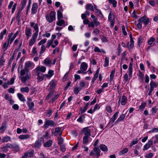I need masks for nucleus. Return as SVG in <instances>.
Listing matches in <instances>:
<instances>
[{
  "instance_id": "41",
  "label": "nucleus",
  "mask_w": 158,
  "mask_h": 158,
  "mask_svg": "<svg viewBox=\"0 0 158 158\" xmlns=\"http://www.w3.org/2000/svg\"><path fill=\"white\" fill-rule=\"evenodd\" d=\"M27 105L29 107V110H33V108L34 105V103L31 102L30 103V102H27Z\"/></svg>"
},
{
  "instance_id": "31",
  "label": "nucleus",
  "mask_w": 158,
  "mask_h": 158,
  "mask_svg": "<svg viewBox=\"0 0 158 158\" xmlns=\"http://www.w3.org/2000/svg\"><path fill=\"white\" fill-rule=\"evenodd\" d=\"M12 150L15 152H17L19 150V145L17 144H13V146L12 149Z\"/></svg>"
},
{
  "instance_id": "42",
  "label": "nucleus",
  "mask_w": 158,
  "mask_h": 158,
  "mask_svg": "<svg viewBox=\"0 0 158 158\" xmlns=\"http://www.w3.org/2000/svg\"><path fill=\"white\" fill-rule=\"evenodd\" d=\"M10 138L8 136L4 137L2 140V142H7L8 141H10Z\"/></svg>"
},
{
  "instance_id": "2",
  "label": "nucleus",
  "mask_w": 158,
  "mask_h": 158,
  "mask_svg": "<svg viewBox=\"0 0 158 158\" xmlns=\"http://www.w3.org/2000/svg\"><path fill=\"white\" fill-rule=\"evenodd\" d=\"M45 17L47 21L52 23L56 19V12L52 11L49 14L46 15Z\"/></svg>"
},
{
  "instance_id": "32",
  "label": "nucleus",
  "mask_w": 158,
  "mask_h": 158,
  "mask_svg": "<svg viewBox=\"0 0 158 158\" xmlns=\"http://www.w3.org/2000/svg\"><path fill=\"white\" fill-rule=\"evenodd\" d=\"M20 91L22 93H28L29 91V89L28 87H22L20 89Z\"/></svg>"
},
{
  "instance_id": "46",
  "label": "nucleus",
  "mask_w": 158,
  "mask_h": 158,
  "mask_svg": "<svg viewBox=\"0 0 158 158\" xmlns=\"http://www.w3.org/2000/svg\"><path fill=\"white\" fill-rule=\"evenodd\" d=\"M6 30L5 29L1 32L0 34V40H2L3 39V35L6 34Z\"/></svg>"
},
{
  "instance_id": "19",
  "label": "nucleus",
  "mask_w": 158,
  "mask_h": 158,
  "mask_svg": "<svg viewBox=\"0 0 158 158\" xmlns=\"http://www.w3.org/2000/svg\"><path fill=\"white\" fill-rule=\"evenodd\" d=\"M38 35H35L33 34L30 40L29 44L30 46L33 45L35 42L36 38Z\"/></svg>"
},
{
  "instance_id": "38",
  "label": "nucleus",
  "mask_w": 158,
  "mask_h": 158,
  "mask_svg": "<svg viewBox=\"0 0 158 158\" xmlns=\"http://www.w3.org/2000/svg\"><path fill=\"white\" fill-rule=\"evenodd\" d=\"M41 146V143L40 141H37L35 144L34 148L37 150L39 149Z\"/></svg>"
},
{
  "instance_id": "10",
  "label": "nucleus",
  "mask_w": 158,
  "mask_h": 158,
  "mask_svg": "<svg viewBox=\"0 0 158 158\" xmlns=\"http://www.w3.org/2000/svg\"><path fill=\"white\" fill-rule=\"evenodd\" d=\"M90 130L88 127H85L83 128L81 131V133L84 134L85 136H90L91 135Z\"/></svg>"
},
{
  "instance_id": "3",
  "label": "nucleus",
  "mask_w": 158,
  "mask_h": 158,
  "mask_svg": "<svg viewBox=\"0 0 158 158\" xmlns=\"http://www.w3.org/2000/svg\"><path fill=\"white\" fill-rule=\"evenodd\" d=\"M35 66V65L33 62L31 61H27L25 63L24 69L27 73L28 70L33 69Z\"/></svg>"
},
{
  "instance_id": "26",
  "label": "nucleus",
  "mask_w": 158,
  "mask_h": 158,
  "mask_svg": "<svg viewBox=\"0 0 158 158\" xmlns=\"http://www.w3.org/2000/svg\"><path fill=\"white\" fill-rule=\"evenodd\" d=\"M9 44H10V42L7 40L3 44L2 48L4 51L7 49L8 47L9 46Z\"/></svg>"
},
{
  "instance_id": "49",
  "label": "nucleus",
  "mask_w": 158,
  "mask_h": 158,
  "mask_svg": "<svg viewBox=\"0 0 158 158\" xmlns=\"http://www.w3.org/2000/svg\"><path fill=\"white\" fill-rule=\"evenodd\" d=\"M155 39L153 37H150L148 41V44L149 45H151L155 41Z\"/></svg>"
},
{
  "instance_id": "20",
  "label": "nucleus",
  "mask_w": 158,
  "mask_h": 158,
  "mask_svg": "<svg viewBox=\"0 0 158 158\" xmlns=\"http://www.w3.org/2000/svg\"><path fill=\"white\" fill-rule=\"evenodd\" d=\"M30 74L27 72L25 76H23L20 77V78L21 80V81L23 83L25 82L27 80L30 78Z\"/></svg>"
},
{
  "instance_id": "4",
  "label": "nucleus",
  "mask_w": 158,
  "mask_h": 158,
  "mask_svg": "<svg viewBox=\"0 0 158 158\" xmlns=\"http://www.w3.org/2000/svg\"><path fill=\"white\" fill-rule=\"evenodd\" d=\"M18 34V31H17L15 33L13 34V33L11 32L8 35V38L7 39L8 41L10 42V44H11Z\"/></svg>"
},
{
  "instance_id": "13",
  "label": "nucleus",
  "mask_w": 158,
  "mask_h": 158,
  "mask_svg": "<svg viewBox=\"0 0 158 158\" xmlns=\"http://www.w3.org/2000/svg\"><path fill=\"white\" fill-rule=\"evenodd\" d=\"M17 6L16 3L14 4V2L13 1H10L8 5V8L10 9H11L12 7L11 10L12 13H14L16 8Z\"/></svg>"
},
{
  "instance_id": "25",
  "label": "nucleus",
  "mask_w": 158,
  "mask_h": 158,
  "mask_svg": "<svg viewBox=\"0 0 158 158\" xmlns=\"http://www.w3.org/2000/svg\"><path fill=\"white\" fill-rule=\"evenodd\" d=\"M17 96L20 101L22 102H25L26 100L24 96L20 93H18L17 94Z\"/></svg>"
},
{
  "instance_id": "50",
  "label": "nucleus",
  "mask_w": 158,
  "mask_h": 158,
  "mask_svg": "<svg viewBox=\"0 0 158 158\" xmlns=\"http://www.w3.org/2000/svg\"><path fill=\"white\" fill-rule=\"evenodd\" d=\"M50 88L52 89L54 88L55 86V82L54 81L52 80L49 83Z\"/></svg>"
},
{
  "instance_id": "22",
  "label": "nucleus",
  "mask_w": 158,
  "mask_h": 158,
  "mask_svg": "<svg viewBox=\"0 0 158 158\" xmlns=\"http://www.w3.org/2000/svg\"><path fill=\"white\" fill-rule=\"evenodd\" d=\"M87 67L88 65L85 62H82L81 64L80 69L84 72L86 70Z\"/></svg>"
},
{
  "instance_id": "56",
  "label": "nucleus",
  "mask_w": 158,
  "mask_h": 158,
  "mask_svg": "<svg viewBox=\"0 0 158 158\" xmlns=\"http://www.w3.org/2000/svg\"><path fill=\"white\" fill-rule=\"evenodd\" d=\"M53 40L51 39L48 40L47 43V47L48 48L49 46H51V45H52V44L53 43Z\"/></svg>"
},
{
  "instance_id": "63",
  "label": "nucleus",
  "mask_w": 158,
  "mask_h": 158,
  "mask_svg": "<svg viewBox=\"0 0 158 158\" xmlns=\"http://www.w3.org/2000/svg\"><path fill=\"white\" fill-rule=\"evenodd\" d=\"M6 126H2L0 128V132L1 133H3L6 130Z\"/></svg>"
},
{
  "instance_id": "60",
  "label": "nucleus",
  "mask_w": 158,
  "mask_h": 158,
  "mask_svg": "<svg viewBox=\"0 0 158 158\" xmlns=\"http://www.w3.org/2000/svg\"><path fill=\"white\" fill-rule=\"evenodd\" d=\"M50 35L51 34L48 31H45V33L43 34L42 36L44 37L48 38L50 36Z\"/></svg>"
},
{
  "instance_id": "62",
  "label": "nucleus",
  "mask_w": 158,
  "mask_h": 158,
  "mask_svg": "<svg viewBox=\"0 0 158 158\" xmlns=\"http://www.w3.org/2000/svg\"><path fill=\"white\" fill-rule=\"evenodd\" d=\"M99 31L97 29H95L93 31V33L94 35L98 36L99 34Z\"/></svg>"
},
{
  "instance_id": "30",
  "label": "nucleus",
  "mask_w": 158,
  "mask_h": 158,
  "mask_svg": "<svg viewBox=\"0 0 158 158\" xmlns=\"http://www.w3.org/2000/svg\"><path fill=\"white\" fill-rule=\"evenodd\" d=\"M52 144V141L51 140H49L44 143V147H50Z\"/></svg>"
},
{
  "instance_id": "11",
  "label": "nucleus",
  "mask_w": 158,
  "mask_h": 158,
  "mask_svg": "<svg viewBox=\"0 0 158 158\" xmlns=\"http://www.w3.org/2000/svg\"><path fill=\"white\" fill-rule=\"evenodd\" d=\"M63 11V8L61 6L60 7L59 9L57 11V19H62L63 16L62 12Z\"/></svg>"
},
{
  "instance_id": "37",
  "label": "nucleus",
  "mask_w": 158,
  "mask_h": 158,
  "mask_svg": "<svg viewBox=\"0 0 158 158\" xmlns=\"http://www.w3.org/2000/svg\"><path fill=\"white\" fill-rule=\"evenodd\" d=\"M146 103L144 102H142L141 105L139 107V110L140 111H143L146 106Z\"/></svg>"
},
{
  "instance_id": "61",
  "label": "nucleus",
  "mask_w": 158,
  "mask_h": 158,
  "mask_svg": "<svg viewBox=\"0 0 158 158\" xmlns=\"http://www.w3.org/2000/svg\"><path fill=\"white\" fill-rule=\"evenodd\" d=\"M47 41V39H44L41 40L38 44V45L39 46L41 45H43V44H44Z\"/></svg>"
},
{
  "instance_id": "28",
  "label": "nucleus",
  "mask_w": 158,
  "mask_h": 158,
  "mask_svg": "<svg viewBox=\"0 0 158 158\" xmlns=\"http://www.w3.org/2000/svg\"><path fill=\"white\" fill-rule=\"evenodd\" d=\"M150 141H152V143L153 141L154 143L156 144L158 143V135H156L155 136L152 137Z\"/></svg>"
},
{
  "instance_id": "52",
  "label": "nucleus",
  "mask_w": 158,
  "mask_h": 158,
  "mask_svg": "<svg viewBox=\"0 0 158 158\" xmlns=\"http://www.w3.org/2000/svg\"><path fill=\"white\" fill-rule=\"evenodd\" d=\"M138 140H139L137 138L131 141V142L130 143V146H132L133 145L137 144L138 142Z\"/></svg>"
},
{
  "instance_id": "5",
  "label": "nucleus",
  "mask_w": 158,
  "mask_h": 158,
  "mask_svg": "<svg viewBox=\"0 0 158 158\" xmlns=\"http://www.w3.org/2000/svg\"><path fill=\"white\" fill-rule=\"evenodd\" d=\"M55 125V123L52 120L46 119L44 122V127L47 129L49 126L53 127Z\"/></svg>"
},
{
  "instance_id": "39",
  "label": "nucleus",
  "mask_w": 158,
  "mask_h": 158,
  "mask_svg": "<svg viewBox=\"0 0 158 158\" xmlns=\"http://www.w3.org/2000/svg\"><path fill=\"white\" fill-rule=\"evenodd\" d=\"M109 60L108 57H106L105 58L104 66L105 67H107L109 64Z\"/></svg>"
},
{
  "instance_id": "17",
  "label": "nucleus",
  "mask_w": 158,
  "mask_h": 158,
  "mask_svg": "<svg viewBox=\"0 0 158 158\" xmlns=\"http://www.w3.org/2000/svg\"><path fill=\"white\" fill-rule=\"evenodd\" d=\"M46 68L44 66H38L36 69V72L37 73H40V72L44 73L46 70Z\"/></svg>"
},
{
  "instance_id": "23",
  "label": "nucleus",
  "mask_w": 158,
  "mask_h": 158,
  "mask_svg": "<svg viewBox=\"0 0 158 158\" xmlns=\"http://www.w3.org/2000/svg\"><path fill=\"white\" fill-rule=\"evenodd\" d=\"M99 24V22L97 21L95 19H94L93 22H91L89 24V26L93 27L95 26H98Z\"/></svg>"
},
{
  "instance_id": "21",
  "label": "nucleus",
  "mask_w": 158,
  "mask_h": 158,
  "mask_svg": "<svg viewBox=\"0 0 158 158\" xmlns=\"http://www.w3.org/2000/svg\"><path fill=\"white\" fill-rule=\"evenodd\" d=\"M153 143L152 141L149 140V142L143 146V151H146L149 149L152 145Z\"/></svg>"
},
{
  "instance_id": "40",
  "label": "nucleus",
  "mask_w": 158,
  "mask_h": 158,
  "mask_svg": "<svg viewBox=\"0 0 158 158\" xmlns=\"http://www.w3.org/2000/svg\"><path fill=\"white\" fill-rule=\"evenodd\" d=\"M29 137L30 136L28 135H20L19 137V138L20 139H27L29 138Z\"/></svg>"
},
{
  "instance_id": "9",
  "label": "nucleus",
  "mask_w": 158,
  "mask_h": 158,
  "mask_svg": "<svg viewBox=\"0 0 158 158\" xmlns=\"http://www.w3.org/2000/svg\"><path fill=\"white\" fill-rule=\"evenodd\" d=\"M119 112H116L113 116L109 120V124L110 125L111 124V126H113V123L114 122L115 120L117 119L119 114Z\"/></svg>"
},
{
  "instance_id": "24",
  "label": "nucleus",
  "mask_w": 158,
  "mask_h": 158,
  "mask_svg": "<svg viewBox=\"0 0 158 158\" xmlns=\"http://www.w3.org/2000/svg\"><path fill=\"white\" fill-rule=\"evenodd\" d=\"M37 79L38 82L42 81L44 79V74L41 73H37Z\"/></svg>"
},
{
  "instance_id": "18",
  "label": "nucleus",
  "mask_w": 158,
  "mask_h": 158,
  "mask_svg": "<svg viewBox=\"0 0 158 158\" xmlns=\"http://www.w3.org/2000/svg\"><path fill=\"white\" fill-rule=\"evenodd\" d=\"M89 83L88 82L84 81H81L80 82V87H79L81 88V89L82 88L84 89L87 88L89 86Z\"/></svg>"
},
{
  "instance_id": "58",
  "label": "nucleus",
  "mask_w": 158,
  "mask_h": 158,
  "mask_svg": "<svg viewBox=\"0 0 158 158\" xmlns=\"http://www.w3.org/2000/svg\"><path fill=\"white\" fill-rule=\"evenodd\" d=\"M100 71V68H98L97 69V70L96 71V73L94 74V78L97 79L98 77V74L99 73Z\"/></svg>"
},
{
  "instance_id": "43",
  "label": "nucleus",
  "mask_w": 158,
  "mask_h": 158,
  "mask_svg": "<svg viewBox=\"0 0 158 158\" xmlns=\"http://www.w3.org/2000/svg\"><path fill=\"white\" fill-rule=\"evenodd\" d=\"M86 8L87 10H89L92 11H94L93 6L92 5L90 4H87L86 6Z\"/></svg>"
},
{
  "instance_id": "45",
  "label": "nucleus",
  "mask_w": 158,
  "mask_h": 158,
  "mask_svg": "<svg viewBox=\"0 0 158 158\" xmlns=\"http://www.w3.org/2000/svg\"><path fill=\"white\" fill-rule=\"evenodd\" d=\"M109 2L112 4L114 7H116L117 6V2L115 0H108Z\"/></svg>"
},
{
  "instance_id": "53",
  "label": "nucleus",
  "mask_w": 158,
  "mask_h": 158,
  "mask_svg": "<svg viewBox=\"0 0 158 158\" xmlns=\"http://www.w3.org/2000/svg\"><path fill=\"white\" fill-rule=\"evenodd\" d=\"M27 0H23L21 3L22 9H23L25 7L27 3Z\"/></svg>"
},
{
  "instance_id": "8",
  "label": "nucleus",
  "mask_w": 158,
  "mask_h": 158,
  "mask_svg": "<svg viewBox=\"0 0 158 158\" xmlns=\"http://www.w3.org/2000/svg\"><path fill=\"white\" fill-rule=\"evenodd\" d=\"M100 151L98 148H94L92 151L90 153V155L91 156H93L96 155L98 157L100 155Z\"/></svg>"
},
{
  "instance_id": "47",
  "label": "nucleus",
  "mask_w": 158,
  "mask_h": 158,
  "mask_svg": "<svg viewBox=\"0 0 158 158\" xmlns=\"http://www.w3.org/2000/svg\"><path fill=\"white\" fill-rule=\"evenodd\" d=\"M115 73V71L114 70H113L110 73V79L111 81L113 80V79Z\"/></svg>"
},
{
  "instance_id": "55",
  "label": "nucleus",
  "mask_w": 158,
  "mask_h": 158,
  "mask_svg": "<svg viewBox=\"0 0 158 158\" xmlns=\"http://www.w3.org/2000/svg\"><path fill=\"white\" fill-rule=\"evenodd\" d=\"M60 131V128L58 127L56 128L55 131L54 132V134L55 136H57L59 133Z\"/></svg>"
},
{
  "instance_id": "51",
  "label": "nucleus",
  "mask_w": 158,
  "mask_h": 158,
  "mask_svg": "<svg viewBox=\"0 0 158 158\" xmlns=\"http://www.w3.org/2000/svg\"><path fill=\"white\" fill-rule=\"evenodd\" d=\"M150 87L152 88L153 89L154 88L156 87L157 86V84L155 82L151 81L150 84Z\"/></svg>"
},
{
  "instance_id": "6",
  "label": "nucleus",
  "mask_w": 158,
  "mask_h": 158,
  "mask_svg": "<svg viewBox=\"0 0 158 158\" xmlns=\"http://www.w3.org/2000/svg\"><path fill=\"white\" fill-rule=\"evenodd\" d=\"M30 26L34 29L35 32L33 35H38L39 31V27L38 24L34 22H31L30 23Z\"/></svg>"
},
{
  "instance_id": "1",
  "label": "nucleus",
  "mask_w": 158,
  "mask_h": 158,
  "mask_svg": "<svg viewBox=\"0 0 158 158\" xmlns=\"http://www.w3.org/2000/svg\"><path fill=\"white\" fill-rule=\"evenodd\" d=\"M53 93L54 91L53 90L50 91L46 97V98L47 99H49L51 97H52L50 100V102L52 103L57 100L59 96V94H58L53 95Z\"/></svg>"
},
{
  "instance_id": "34",
  "label": "nucleus",
  "mask_w": 158,
  "mask_h": 158,
  "mask_svg": "<svg viewBox=\"0 0 158 158\" xmlns=\"http://www.w3.org/2000/svg\"><path fill=\"white\" fill-rule=\"evenodd\" d=\"M128 151V149L127 148H124L123 150L120 151L118 153L119 155H124L127 153Z\"/></svg>"
},
{
  "instance_id": "27",
  "label": "nucleus",
  "mask_w": 158,
  "mask_h": 158,
  "mask_svg": "<svg viewBox=\"0 0 158 158\" xmlns=\"http://www.w3.org/2000/svg\"><path fill=\"white\" fill-rule=\"evenodd\" d=\"M99 148L102 151L106 152L108 151L107 147L103 144H101L99 146Z\"/></svg>"
},
{
  "instance_id": "15",
  "label": "nucleus",
  "mask_w": 158,
  "mask_h": 158,
  "mask_svg": "<svg viewBox=\"0 0 158 158\" xmlns=\"http://www.w3.org/2000/svg\"><path fill=\"white\" fill-rule=\"evenodd\" d=\"M25 34L27 39H28L31 35V29L29 27H26L25 30Z\"/></svg>"
},
{
  "instance_id": "16",
  "label": "nucleus",
  "mask_w": 158,
  "mask_h": 158,
  "mask_svg": "<svg viewBox=\"0 0 158 158\" xmlns=\"http://www.w3.org/2000/svg\"><path fill=\"white\" fill-rule=\"evenodd\" d=\"M57 25L64 27L67 24H65V21L62 19H57V21L56 23Z\"/></svg>"
},
{
  "instance_id": "35",
  "label": "nucleus",
  "mask_w": 158,
  "mask_h": 158,
  "mask_svg": "<svg viewBox=\"0 0 158 158\" xmlns=\"http://www.w3.org/2000/svg\"><path fill=\"white\" fill-rule=\"evenodd\" d=\"M89 105V102L87 103L85 106H84V108H81V109L80 111L81 112V113H84L86 110L88 108V106Z\"/></svg>"
},
{
  "instance_id": "29",
  "label": "nucleus",
  "mask_w": 158,
  "mask_h": 158,
  "mask_svg": "<svg viewBox=\"0 0 158 158\" xmlns=\"http://www.w3.org/2000/svg\"><path fill=\"white\" fill-rule=\"evenodd\" d=\"M94 51L95 52H102L104 54L106 53V52L103 49H100L97 46L95 47L94 49Z\"/></svg>"
},
{
  "instance_id": "44",
  "label": "nucleus",
  "mask_w": 158,
  "mask_h": 158,
  "mask_svg": "<svg viewBox=\"0 0 158 158\" xmlns=\"http://www.w3.org/2000/svg\"><path fill=\"white\" fill-rule=\"evenodd\" d=\"M89 136H85L83 137V143L85 145H86L88 142V139Z\"/></svg>"
},
{
  "instance_id": "33",
  "label": "nucleus",
  "mask_w": 158,
  "mask_h": 158,
  "mask_svg": "<svg viewBox=\"0 0 158 158\" xmlns=\"http://www.w3.org/2000/svg\"><path fill=\"white\" fill-rule=\"evenodd\" d=\"M125 116L126 114H121L118 119L116 121L115 123H118L120 121L123 120L125 118Z\"/></svg>"
},
{
  "instance_id": "48",
  "label": "nucleus",
  "mask_w": 158,
  "mask_h": 158,
  "mask_svg": "<svg viewBox=\"0 0 158 158\" xmlns=\"http://www.w3.org/2000/svg\"><path fill=\"white\" fill-rule=\"evenodd\" d=\"M81 90V87H76L74 89V93L75 94H77Z\"/></svg>"
},
{
  "instance_id": "14",
  "label": "nucleus",
  "mask_w": 158,
  "mask_h": 158,
  "mask_svg": "<svg viewBox=\"0 0 158 158\" xmlns=\"http://www.w3.org/2000/svg\"><path fill=\"white\" fill-rule=\"evenodd\" d=\"M127 98L124 95H123L118 101V103H120L122 105H125L127 102Z\"/></svg>"
},
{
  "instance_id": "7",
  "label": "nucleus",
  "mask_w": 158,
  "mask_h": 158,
  "mask_svg": "<svg viewBox=\"0 0 158 158\" xmlns=\"http://www.w3.org/2000/svg\"><path fill=\"white\" fill-rule=\"evenodd\" d=\"M38 7V5L37 2L33 3L31 9V15H35L37 11Z\"/></svg>"
},
{
  "instance_id": "64",
  "label": "nucleus",
  "mask_w": 158,
  "mask_h": 158,
  "mask_svg": "<svg viewBox=\"0 0 158 158\" xmlns=\"http://www.w3.org/2000/svg\"><path fill=\"white\" fill-rule=\"evenodd\" d=\"M1 149L2 150V151L5 152H6L8 150V148L7 147H6V145L4 146L3 147H2L1 148Z\"/></svg>"
},
{
  "instance_id": "57",
  "label": "nucleus",
  "mask_w": 158,
  "mask_h": 158,
  "mask_svg": "<svg viewBox=\"0 0 158 158\" xmlns=\"http://www.w3.org/2000/svg\"><path fill=\"white\" fill-rule=\"evenodd\" d=\"M41 50L40 53V56H41L45 51L46 48L44 45H42L41 47Z\"/></svg>"
},
{
  "instance_id": "36",
  "label": "nucleus",
  "mask_w": 158,
  "mask_h": 158,
  "mask_svg": "<svg viewBox=\"0 0 158 158\" xmlns=\"http://www.w3.org/2000/svg\"><path fill=\"white\" fill-rule=\"evenodd\" d=\"M130 44L129 46V49H131L132 48L134 47V41H133V39H132V37L131 36H130Z\"/></svg>"
},
{
  "instance_id": "59",
  "label": "nucleus",
  "mask_w": 158,
  "mask_h": 158,
  "mask_svg": "<svg viewBox=\"0 0 158 158\" xmlns=\"http://www.w3.org/2000/svg\"><path fill=\"white\" fill-rule=\"evenodd\" d=\"M32 53L34 56H36L37 55V48L35 47H34L32 50Z\"/></svg>"
},
{
  "instance_id": "12",
  "label": "nucleus",
  "mask_w": 158,
  "mask_h": 158,
  "mask_svg": "<svg viewBox=\"0 0 158 158\" xmlns=\"http://www.w3.org/2000/svg\"><path fill=\"white\" fill-rule=\"evenodd\" d=\"M43 63L45 65L48 67H51L52 65V60L48 57L47 58L44 60Z\"/></svg>"
},
{
  "instance_id": "54",
  "label": "nucleus",
  "mask_w": 158,
  "mask_h": 158,
  "mask_svg": "<svg viewBox=\"0 0 158 158\" xmlns=\"http://www.w3.org/2000/svg\"><path fill=\"white\" fill-rule=\"evenodd\" d=\"M85 117L84 116H81L79 118L77 119V121L80 123H82L84 122Z\"/></svg>"
}]
</instances>
